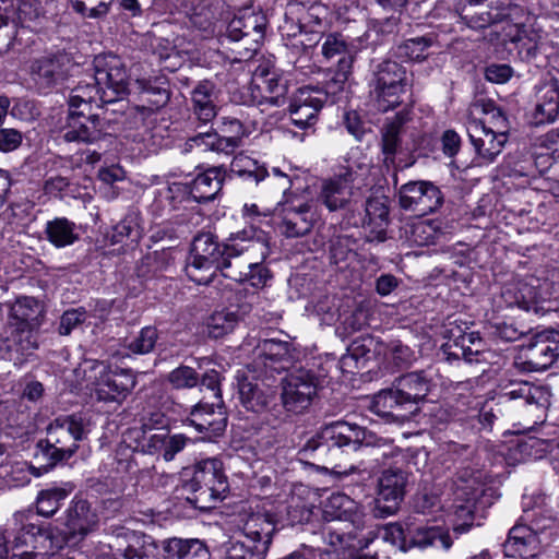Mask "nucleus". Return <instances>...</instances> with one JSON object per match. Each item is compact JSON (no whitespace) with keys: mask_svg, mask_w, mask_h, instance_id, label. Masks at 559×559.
<instances>
[{"mask_svg":"<svg viewBox=\"0 0 559 559\" xmlns=\"http://www.w3.org/2000/svg\"><path fill=\"white\" fill-rule=\"evenodd\" d=\"M385 445V439L377 437L366 428L345 420H336L320 427L299 449L298 455L301 460L311 459L332 464L341 457L346 448L358 451Z\"/></svg>","mask_w":559,"mask_h":559,"instance_id":"obj_1","label":"nucleus"},{"mask_svg":"<svg viewBox=\"0 0 559 559\" xmlns=\"http://www.w3.org/2000/svg\"><path fill=\"white\" fill-rule=\"evenodd\" d=\"M270 252V236L265 231L254 226L243 228L226 239L218 271L224 277L242 283L252 260H265Z\"/></svg>","mask_w":559,"mask_h":559,"instance_id":"obj_2","label":"nucleus"},{"mask_svg":"<svg viewBox=\"0 0 559 559\" xmlns=\"http://www.w3.org/2000/svg\"><path fill=\"white\" fill-rule=\"evenodd\" d=\"M267 17L261 11H243L234 16L219 35V43L233 53V61L251 60L264 39Z\"/></svg>","mask_w":559,"mask_h":559,"instance_id":"obj_3","label":"nucleus"},{"mask_svg":"<svg viewBox=\"0 0 559 559\" xmlns=\"http://www.w3.org/2000/svg\"><path fill=\"white\" fill-rule=\"evenodd\" d=\"M229 489L223 463L217 459H206L194 465L193 475L185 483L182 490L186 500L194 508L210 510L223 500Z\"/></svg>","mask_w":559,"mask_h":559,"instance_id":"obj_4","label":"nucleus"},{"mask_svg":"<svg viewBox=\"0 0 559 559\" xmlns=\"http://www.w3.org/2000/svg\"><path fill=\"white\" fill-rule=\"evenodd\" d=\"M460 19L473 29L524 17V9L512 0H459Z\"/></svg>","mask_w":559,"mask_h":559,"instance_id":"obj_5","label":"nucleus"},{"mask_svg":"<svg viewBox=\"0 0 559 559\" xmlns=\"http://www.w3.org/2000/svg\"><path fill=\"white\" fill-rule=\"evenodd\" d=\"M543 406L546 402L545 392L526 381L510 383L496 397L486 401L479 412L483 425L491 427L495 421L508 419L513 411V403Z\"/></svg>","mask_w":559,"mask_h":559,"instance_id":"obj_6","label":"nucleus"},{"mask_svg":"<svg viewBox=\"0 0 559 559\" xmlns=\"http://www.w3.org/2000/svg\"><path fill=\"white\" fill-rule=\"evenodd\" d=\"M407 85L406 68L394 60H383L372 71L371 93L382 110L399 106L402 103L401 95L406 92Z\"/></svg>","mask_w":559,"mask_h":559,"instance_id":"obj_7","label":"nucleus"},{"mask_svg":"<svg viewBox=\"0 0 559 559\" xmlns=\"http://www.w3.org/2000/svg\"><path fill=\"white\" fill-rule=\"evenodd\" d=\"M330 507L333 511H326L334 520L346 522L353 526L352 531L343 532L337 527L330 526L325 531L326 543L337 549L355 548V531L365 528V514L360 508L346 495L337 493L330 498ZM359 547V545L357 544Z\"/></svg>","mask_w":559,"mask_h":559,"instance_id":"obj_8","label":"nucleus"},{"mask_svg":"<svg viewBox=\"0 0 559 559\" xmlns=\"http://www.w3.org/2000/svg\"><path fill=\"white\" fill-rule=\"evenodd\" d=\"M320 380L314 371L299 368L289 372L282 380V393L280 406L286 413L302 414L308 409L317 395Z\"/></svg>","mask_w":559,"mask_h":559,"instance_id":"obj_9","label":"nucleus"},{"mask_svg":"<svg viewBox=\"0 0 559 559\" xmlns=\"http://www.w3.org/2000/svg\"><path fill=\"white\" fill-rule=\"evenodd\" d=\"M93 369L97 371L92 384L98 401L121 403L136 384L131 369L111 368L104 361H95Z\"/></svg>","mask_w":559,"mask_h":559,"instance_id":"obj_10","label":"nucleus"},{"mask_svg":"<svg viewBox=\"0 0 559 559\" xmlns=\"http://www.w3.org/2000/svg\"><path fill=\"white\" fill-rule=\"evenodd\" d=\"M238 393L240 403L247 411L284 421V412L277 403L276 389L263 379L242 378L238 382Z\"/></svg>","mask_w":559,"mask_h":559,"instance_id":"obj_11","label":"nucleus"},{"mask_svg":"<svg viewBox=\"0 0 559 559\" xmlns=\"http://www.w3.org/2000/svg\"><path fill=\"white\" fill-rule=\"evenodd\" d=\"M559 357V332L545 330L535 333L521 348L519 364L525 371H543Z\"/></svg>","mask_w":559,"mask_h":559,"instance_id":"obj_12","label":"nucleus"},{"mask_svg":"<svg viewBox=\"0 0 559 559\" xmlns=\"http://www.w3.org/2000/svg\"><path fill=\"white\" fill-rule=\"evenodd\" d=\"M444 203V194L432 181L415 180L399 189V204L419 216L437 212Z\"/></svg>","mask_w":559,"mask_h":559,"instance_id":"obj_13","label":"nucleus"},{"mask_svg":"<svg viewBox=\"0 0 559 559\" xmlns=\"http://www.w3.org/2000/svg\"><path fill=\"white\" fill-rule=\"evenodd\" d=\"M70 57L62 51L35 58L29 66V78L38 93L47 94L69 76Z\"/></svg>","mask_w":559,"mask_h":559,"instance_id":"obj_14","label":"nucleus"},{"mask_svg":"<svg viewBox=\"0 0 559 559\" xmlns=\"http://www.w3.org/2000/svg\"><path fill=\"white\" fill-rule=\"evenodd\" d=\"M407 484V472L401 468L383 471L378 480L373 515L379 519L394 515L404 500Z\"/></svg>","mask_w":559,"mask_h":559,"instance_id":"obj_15","label":"nucleus"},{"mask_svg":"<svg viewBox=\"0 0 559 559\" xmlns=\"http://www.w3.org/2000/svg\"><path fill=\"white\" fill-rule=\"evenodd\" d=\"M331 92L319 86H304L297 90L289 103L293 124L299 129L312 127L329 99Z\"/></svg>","mask_w":559,"mask_h":559,"instance_id":"obj_16","label":"nucleus"},{"mask_svg":"<svg viewBox=\"0 0 559 559\" xmlns=\"http://www.w3.org/2000/svg\"><path fill=\"white\" fill-rule=\"evenodd\" d=\"M94 66V80L105 87L103 99L106 103H115L127 94L129 75L118 57H97Z\"/></svg>","mask_w":559,"mask_h":559,"instance_id":"obj_17","label":"nucleus"},{"mask_svg":"<svg viewBox=\"0 0 559 559\" xmlns=\"http://www.w3.org/2000/svg\"><path fill=\"white\" fill-rule=\"evenodd\" d=\"M298 358V352L289 342L264 340L255 349L253 366L267 377L273 371L288 370Z\"/></svg>","mask_w":559,"mask_h":559,"instance_id":"obj_18","label":"nucleus"},{"mask_svg":"<svg viewBox=\"0 0 559 559\" xmlns=\"http://www.w3.org/2000/svg\"><path fill=\"white\" fill-rule=\"evenodd\" d=\"M227 419L226 407L219 400L216 403L199 402L191 408L186 423L203 435V439L212 440L223 435Z\"/></svg>","mask_w":559,"mask_h":559,"instance_id":"obj_19","label":"nucleus"},{"mask_svg":"<svg viewBox=\"0 0 559 559\" xmlns=\"http://www.w3.org/2000/svg\"><path fill=\"white\" fill-rule=\"evenodd\" d=\"M117 537L121 540H117L112 555L97 559H159L158 545L152 536L128 530L117 534Z\"/></svg>","mask_w":559,"mask_h":559,"instance_id":"obj_20","label":"nucleus"},{"mask_svg":"<svg viewBox=\"0 0 559 559\" xmlns=\"http://www.w3.org/2000/svg\"><path fill=\"white\" fill-rule=\"evenodd\" d=\"M506 557L518 559H542L546 554L542 550V542L537 532L522 523L514 524L502 544Z\"/></svg>","mask_w":559,"mask_h":559,"instance_id":"obj_21","label":"nucleus"},{"mask_svg":"<svg viewBox=\"0 0 559 559\" xmlns=\"http://www.w3.org/2000/svg\"><path fill=\"white\" fill-rule=\"evenodd\" d=\"M47 437L51 443L64 448L73 456L79 442L86 437L83 417L72 414L55 418L47 427Z\"/></svg>","mask_w":559,"mask_h":559,"instance_id":"obj_22","label":"nucleus"},{"mask_svg":"<svg viewBox=\"0 0 559 559\" xmlns=\"http://www.w3.org/2000/svg\"><path fill=\"white\" fill-rule=\"evenodd\" d=\"M38 346L37 333L11 323L0 332V358L22 361L23 356L31 355Z\"/></svg>","mask_w":559,"mask_h":559,"instance_id":"obj_23","label":"nucleus"},{"mask_svg":"<svg viewBox=\"0 0 559 559\" xmlns=\"http://www.w3.org/2000/svg\"><path fill=\"white\" fill-rule=\"evenodd\" d=\"M107 135L105 121L97 115L85 116L82 111H69L63 131L66 142L95 143Z\"/></svg>","mask_w":559,"mask_h":559,"instance_id":"obj_24","label":"nucleus"},{"mask_svg":"<svg viewBox=\"0 0 559 559\" xmlns=\"http://www.w3.org/2000/svg\"><path fill=\"white\" fill-rule=\"evenodd\" d=\"M466 130L476 154L485 163H492L508 140L504 131H493L479 120L468 121Z\"/></svg>","mask_w":559,"mask_h":559,"instance_id":"obj_25","label":"nucleus"},{"mask_svg":"<svg viewBox=\"0 0 559 559\" xmlns=\"http://www.w3.org/2000/svg\"><path fill=\"white\" fill-rule=\"evenodd\" d=\"M275 215L281 233L287 238L302 237L312 229L313 214L307 203L283 204L276 209Z\"/></svg>","mask_w":559,"mask_h":559,"instance_id":"obj_26","label":"nucleus"},{"mask_svg":"<svg viewBox=\"0 0 559 559\" xmlns=\"http://www.w3.org/2000/svg\"><path fill=\"white\" fill-rule=\"evenodd\" d=\"M407 406L408 414L418 411V403L425 401L431 389V379L425 370L407 372L396 378L392 384Z\"/></svg>","mask_w":559,"mask_h":559,"instance_id":"obj_27","label":"nucleus"},{"mask_svg":"<svg viewBox=\"0 0 559 559\" xmlns=\"http://www.w3.org/2000/svg\"><path fill=\"white\" fill-rule=\"evenodd\" d=\"M449 332L451 333L450 341L442 346L444 354L448 355V359L463 358L469 364L486 360L485 342L478 332H464L459 335H455L453 330Z\"/></svg>","mask_w":559,"mask_h":559,"instance_id":"obj_28","label":"nucleus"},{"mask_svg":"<svg viewBox=\"0 0 559 559\" xmlns=\"http://www.w3.org/2000/svg\"><path fill=\"white\" fill-rule=\"evenodd\" d=\"M217 88L211 80L199 81L191 91L192 118L206 126L217 116Z\"/></svg>","mask_w":559,"mask_h":559,"instance_id":"obj_29","label":"nucleus"},{"mask_svg":"<svg viewBox=\"0 0 559 559\" xmlns=\"http://www.w3.org/2000/svg\"><path fill=\"white\" fill-rule=\"evenodd\" d=\"M559 116V80L551 79L538 85L535 93L533 123H551Z\"/></svg>","mask_w":559,"mask_h":559,"instance_id":"obj_30","label":"nucleus"},{"mask_svg":"<svg viewBox=\"0 0 559 559\" xmlns=\"http://www.w3.org/2000/svg\"><path fill=\"white\" fill-rule=\"evenodd\" d=\"M354 173L345 169L322 185L320 200L330 211H337L350 204Z\"/></svg>","mask_w":559,"mask_h":559,"instance_id":"obj_31","label":"nucleus"},{"mask_svg":"<svg viewBox=\"0 0 559 559\" xmlns=\"http://www.w3.org/2000/svg\"><path fill=\"white\" fill-rule=\"evenodd\" d=\"M98 523V516L92 509L91 503L85 499L74 498L63 518V524L68 533L81 537L92 532Z\"/></svg>","mask_w":559,"mask_h":559,"instance_id":"obj_32","label":"nucleus"},{"mask_svg":"<svg viewBox=\"0 0 559 559\" xmlns=\"http://www.w3.org/2000/svg\"><path fill=\"white\" fill-rule=\"evenodd\" d=\"M226 170L223 166H213L200 173L190 183V195L198 203L213 201L222 190Z\"/></svg>","mask_w":559,"mask_h":559,"instance_id":"obj_33","label":"nucleus"},{"mask_svg":"<svg viewBox=\"0 0 559 559\" xmlns=\"http://www.w3.org/2000/svg\"><path fill=\"white\" fill-rule=\"evenodd\" d=\"M520 20L504 21L509 23V31L504 33V43L514 46L518 56L522 61L531 62L537 57L539 50V36L535 33H528L524 23Z\"/></svg>","mask_w":559,"mask_h":559,"instance_id":"obj_34","label":"nucleus"},{"mask_svg":"<svg viewBox=\"0 0 559 559\" xmlns=\"http://www.w3.org/2000/svg\"><path fill=\"white\" fill-rule=\"evenodd\" d=\"M242 532L257 548L265 547L266 555L277 527L273 515L269 513H254L245 522Z\"/></svg>","mask_w":559,"mask_h":559,"instance_id":"obj_35","label":"nucleus"},{"mask_svg":"<svg viewBox=\"0 0 559 559\" xmlns=\"http://www.w3.org/2000/svg\"><path fill=\"white\" fill-rule=\"evenodd\" d=\"M44 308L33 297H21L11 307L9 323L37 333L40 325Z\"/></svg>","mask_w":559,"mask_h":559,"instance_id":"obj_36","label":"nucleus"},{"mask_svg":"<svg viewBox=\"0 0 559 559\" xmlns=\"http://www.w3.org/2000/svg\"><path fill=\"white\" fill-rule=\"evenodd\" d=\"M457 495L465 499V504L457 507L456 513H461L460 515L463 513L472 515L492 503V489L477 481L476 478L465 480V484L459 487Z\"/></svg>","mask_w":559,"mask_h":559,"instance_id":"obj_37","label":"nucleus"},{"mask_svg":"<svg viewBox=\"0 0 559 559\" xmlns=\"http://www.w3.org/2000/svg\"><path fill=\"white\" fill-rule=\"evenodd\" d=\"M501 297L508 307H518L525 311H539L540 296L535 286L526 282H516L504 286Z\"/></svg>","mask_w":559,"mask_h":559,"instance_id":"obj_38","label":"nucleus"},{"mask_svg":"<svg viewBox=\"0 0 559 559\" xmlns=\"http://www.w3.org/2000/svg\"><path fill=\"white\" fill-rule=\"evenodd\" d=\"M194 147H202L204 151H212L218 154L231 155L240 147L236 140L219 134L215 131L199 132L189 138L185 143V152H189Z\"/></svg>","mask_w":559,"mask_h":559,"instance_id":"obj_39","label":"nucleus"},{"mask_svg":"<svg viewBox=\"0 0 559 559\" xmlns=\"http://www.w3.org/2000/svg\"><path fill=\"white\" fill-rule=\"evenodd\" d=\"M370 409L386 419H401L406 417V414L401 413V411L408 412V406L401 401L397 391L392 385L390 389L382 390L374 395Z\"/></svg>","mask_w":559,"mask_h":559,"instance_id":"obj_40","label":"nucleus"},{"mask_svg":"<svg viewBox=\"0 0 559 559\" xmlns=\"http://www.w3.org/2000/svg\"><path fill=\"white\" fill-rule=\"evenodd\" d=\"M440 47L439 35L435 32L427 33L404 40L396 48V55L412 61H424L429 56V48Z\"/></svg>","mask_w":559,"mask_h":559,"instance_id":"obj_41","label":"nucleus"},{"mask_svg":"<svg viewBox=\"0 0 559 559\" xmlns=\"http://www.w3.org/2000/svg\"><path fill=\"white\" fill-rule=\"evenodd\" d=\"M359 547L369 548L372 545L373 548H382L390 545L392 549H400L406 551L409 548L407 544L404 531L399 523H389L380 528L379 535L374 538H362L358 540Z\"/></svg>","mask_w":559,"mask_h":559,"instance_id":"obj_42","label":"nucleus"},{"mask_svg":"<svg viewBox=\"0 0 559 559\" xmlns=\"http://www.w3.org/2000/svg\"><path fill=\"white\" fill-rule=\"evenodd\" d=\"M47 240L56 248H64L79 240L74 222L67 217H55L45 225Z\"/></svg>","mask_w":559,"mask_h":559,"instance_id":"obj_43","label":"nucleus"},{"mask_svg":"<svg viewBox=\"0 0 559 559\" xmlns=\"http://www.w3.org/2000/svg\"><path fill=\"white\" fill-rule=\"evenodd\" d=\"M141 100L150 105L151 110L165 107L170 99L169 84L165 79L138 80Z\"/></svg>","mask_w":559,"mask_h":559,"instance_id":"obj_44","label":"nucleus"},{"mask_svg":"<svg viewBox=\"0 0 559 559\" xmlns=\"http://www.w3.org/2000/svg\"><path fill=\"white\" fill-rule=\"evenodd\" d=\"M191 439L183 433H154L147 440L150 452H160L166 462H170L180 453Z\"/></svg>","mask_w":559,"mask_h":559,"instance_id":"obj_45","label":"nucleus"},{"mask_svg":"<svg viewBox=\"0 0 559 559\" xmlns=\"http://www.w3.org/2000/svg\"><path fill=\"white\" fill-rule=\"evenodd\" d=\"M225 252V242L219 243L212 233H200L193 238L190 255L219 264Z\"/></svg>","mask_w":559,"mask_h":559,"instance_id":"obj_46","label":"nucleus"},{"mask_svg":"<svg viewBox=\"0 0 559 559\" xmlns=\"http://www.w3.org/2000/svg\"><path fill=\"white\" fill-rule=\"evenodd\" d=\"M439 546L448 550L452 546V539L448 532L439 526H417L411 532L409 548Z\"/></svg>","mask_w":559,"mask_h":559,"instance_id":"obj_47","label":"nucleus"},{"mask_svg":"<svg viewBox=\"0 0 559 559\" xmlns=\"http://www.w3.org/2000/svg\"><path fill=\"white\" fill-rule=\"evenodd\" d=\"M69 495L70 490L62 487H50L40 490L36 498L37 514L44 518L53 516Z\"/></svg>","mask_w":559,"mask_h":559,"instance_id":"obj_48","label":"nucleus"},{"mask_svg":"<svg viewBox=\"0 0 559 559\" xmlns=\"http://www.w3.org/2000/svg\"><path fill=\"white\" fill-rule=\"evenodd\" d=\"M230 171L254 183H259L267 176V170L263 165L245 154H238L233 158Z\"/></svg>","mask_w":559,"mask_h":559,"instance_id":"obj_49","label":"nucleus"},{"mask_svg":"<svg viewBox=\"0 0 559 559\" xmlns=\"http://www.w3.org/2000/svg\"><path fill=\"white\" fill-rule=\"evenodd\" d=\"M71 456L64 448L51 443L48 437L37 442L34 453L36 462L46 469L55 467L58 463L67 461Z\"/></svg>","mask_w":559,"mask_h":559,"instance_id":"obj_50","label":"nucleus"},{"mask_svg":"<svg viewBox=\"0 0 559 559\" xmlns=\"http://www.w3.org/2000/svg\"><path fill=\"white\" fill-rule=\"evenodd\" d=\"M401 120L386 123L381 130V152L384 156L383 162L388 167L395 162V155L401 146Z\"/></svg>","mask_w":559,"mask_h":559,"instance_id":"obj_51","label":"nucleus"},{"mask_svg":"<svg viewBox=\"0 0 559 559\" xmlns=\"http://www.w3.org/2000/svg\"><path fill=\"white\" fill-rule=\"evenodd\" d=\"M372 337H359L354 340L347 348V353L342 357L344 367L365 368L366 362L371 357Z\"/></svg>","mask_w":559,"mask_h":559,"instance_id":"obj_52","label":"nucleus"},{"mask_svg":"<svg viewBox=\"0 0 559 559\" xmlns=\"http://www.w3.org/2000/svg\"><path fill=\"white\" fill-rule=\"evenodd\" d=\"M238 323V316L234 311L221 310L212 313L206 320L207 335L221 338L230 333Z\"/></svg>","mask_w":559,"mask_h":559,"instance_id":"obj_53","label":"nucleus"},{"mask_svg":"<svg viewBox=\"0 0 559 559\" xmlns=\"http://www.w3.org/2000/svg\"><path fill=\"white\" fill-rule=\"evenodd\" d=\"M219 270V264L203 261L189 255L186 264V274L198 285H209Z\"/></svg>","mask_w":559,"mask_h":559,"instance_id":"obj_54","label":"nucleus"},{"mask_svg":"<svg viewBox=\"0 0 559 559\" xmlns=\"http://www.w3.org/2000/svg\"><path fill=\"white\" fill-rule=\"evenodd\" d=\"M384 359L395 369H407L416 360L415 352L401 341L395 340L386 344Z\"/></svg>","mask_w":559,"mask_h":559,"instance_id":"obj_55","label":"nucleus"},{"mask_svg":"<svg viewBox=\"0 0 559 559\" xmlns=\"http://www.w3.org/2000/svg\"><path fill=\"white\" fill-rule=\"evenodd\" d=\"M224 559H264L265 547L248 546L243 542L230 538L221 546Z\"/></svg>","mask_w":559,"mask_h":559,"instance_id":"obj_56","label":"nucleus"},{"mask_svg":"<svg viewBox=\"0 0 559 559\" xmlns=\"http://www.w3.org/2000/svg\"><path fill=\"white\" fill-rule=\"evenodd\" d=\"M263 91L266 93L260 104H270L280 107L286 103L287 86L276 74H266L263 81Z\"/></svg>","mask_w":559,"mask_h":559,"instance_id":"obj_57","label":"nucleus"},{"mask_svg":"<svg viewBox=\"0 0 559 559\" xmlns=\"http://www.w3.org/2000/svg\"><path fill=\"white\" fill-rule=\"evenodd\" d=\"M141 238V229L136 222L134 214L126 215L112 229L111 242L122 243L124 240L130 239L132 242H138Z\"/></svg>","mask_w":559,"mask_h":559,"instance_id":"obj_58","label":"nucleus"},{"mask_svg":"<svg viewBox=\"0 0 559 559\" xmlns=\"http://www.w3.org/2000/svg\"><path fill=\"white\" fill-rule=\"evenodd\" d=\"M167 381L175 390H188L199 384L200 376L192 367L180 365L167 374Z\"/></svg>","mask_w":559,"mask_h":559,"instance_id":"obj_59","label":"nucleus"},{"mask_svg":"<svg viewBox=\"0 0 559 559\" xmlns=\"http://www.w3.org/2000/svg\"><path fill=\"white\" fill-rule=\"evenodd\" d=\"M158 340V331L155 326L147 325L141 329L139 334L130 341L128 348L133 354H148L151 353Z\"/></svg>","mask_w":559,"mask_h":559,"instance_id":"obj_60","label":"nucleus"},{"mask_svg":"<svg viewBox=\"0 0 559 559\" xmlns=\"http://www.w3.org/2000/svg\"><path fill=\"white\" fill-rule=\"evenodd\" d=\"M71 0L72 8L75 12L91 19L105 16L109 11L110 2L99 0Z\"/></svg>","mask_w":559,"mask_h":559,"instance_id":"obj_61","label":"nucleus"},{"mask_svg":"<svg viewBox=\"0 0 559 559\" xmlns=\"http://www.w3.org/2000/svg\"><path fill=\"white\" fill-rule=\"evenodd\" d=\"M105 87L96 83L93 79V82H80L76 87H74V99L80 98L81 100H86V103L92 104L96 103L97 105L107 104L103 99Z\"/></svg>","mask_w":559,"mask_h":559,"instance_id":"obj_62","label":"nucleus"},{"mask_svg":"<svg viewBox=\"0 0 559 559\" xmlns=\"http://www.w3.org/2000/svg\"><path fill=\"white\" fill-rule=\"evenodd\" d=\"M355 255L350 246V240L346 236H337L331 240L330 245V261L333 264H341L347 262Z\"/></svg>","mask_w":559,"mask_h":559,"instance_id":"obj_63","label":"nucleus"},{"mask_svg":"<svg viewBox=\"0 0 559 559\" xmlns=\"http://www.w3.org/2000/svg\"><path fill=\"white\" fill-rule=\"evenodd\" d=\"M72 187L73 183L71 180L61 175L50 176L44 182L45 193L58 199H63L64 197L72 194Z\"/></svg>","mask_w":559,"mask_h":559,"instance_id":"obj_64","label":"nucleus"}]
</instances>
